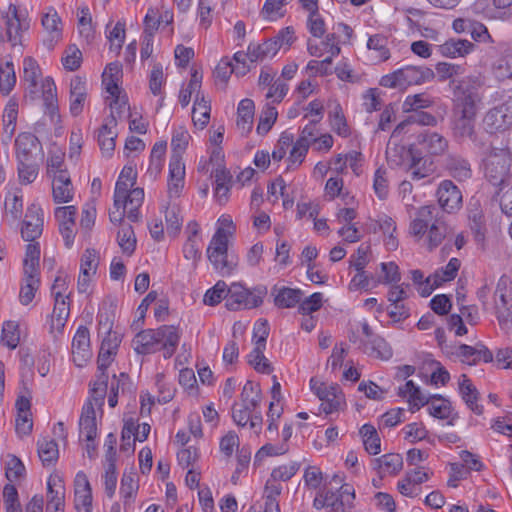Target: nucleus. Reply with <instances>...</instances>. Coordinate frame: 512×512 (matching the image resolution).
<instances>
[{
    "label": "nucleus",
    "instance_id": "7",
    "mask_svg": "<svg viewBox=\"0 0 512 512\" xmlns=\"http://www.w3.org/2000/svg\"><path fill=\"white\" fill-rule=\"evenodd\" d=\"M105 378L95 380L90 389V397L84 403L79 419L80 437L88 442L98 436V419L102 416V407L106 395Z\"/></svg>",
    "mask_w": 512,
    "mask_h": 512
},
{
    "label": "nucleus",
    "instance_id": "61",
    "mask_svg": "<svg viewBox=\"0 0 512 512\" xmlns=\"http://www.w3.org/2000/svg\"><path fill=\"white\" fill-rule=\"evenodd\" d=\"M292 0H265L261 9V16L267 21H277L284 17L286 6Z\"/></svg>",
    "mask_w": 512,
    "mask_h": 512
},
{
    "label": "nucleus",
    "instance_id": "59",
    "mask_svg": "<svg viewBox=\"0 0 512 512\" xmlns=\"http://www.w3.org/2000/svg\"><path fill=\"white\" fill-rule=\"evenodd\" d=\"M331 129L340 137L346 138L350 135V128L347 124L341 105L336 102L328 114Z\"/></svg>",
    "mask_w": 512,
    "mask_h": 512
},
{
    "label": "nucleus",
    "instance_id": "54",
    "mask_svg": "<svg viewBox=\"0 0 512 512\" xmlns=\"http://www.w3.org/2000/svg\"><path fill=\"white\" fill-rule=\"evenodd\" d=\"M166 150L167 143L165 141L156 142L152 147L147 173L153 179H156L163 169Z\"/></svg>",
    "mask_w": 512,
    "mask_h": 512
},
{
    "label": "nucleus",
    "instance_id": "30",
    "mask_svg": "<svg viewBox=\"0 0 512 512\" xmlns=\"http://www.w3.org/2000/svg\"><path fill=\"white\" fill-rule=\"evenodd\" d=\"M52 198L56 204H65L73 200L75 190L69 172H60L51 177Z\"/></svg>",
    "mask_w": 512,
    "mask_h": 512
},
{
    "label": "nucleus",
    "instance_id": "38",
    "mask_svg": "<svg viewBox=\"0 0 512 512\" xmlns=\"http://www.w3.org/2000/svg\"><path fill=\"white\" fill-rule=\"evenodd\" d=\"M474 48L475 45L466 39H450L437 46L441 56L452 59L465 57L473 52Z\"/></svg>",
    "mask_w": 512,
    "mask_h": 512
},
{
    "label": "nucleus",
    "instance_id": "14",
    "mask_svg": "<svg viewBox=\"0 0 512 512\" xmlns=\"http://www.w3.org/2000/svg\"><path fill=\"white\" fill-rule=\"evenodd\" d=\"M99 265V254L94 249H86L81 256L77 290L80 294L92 293L94 279Z\"/></svg>",
    "mask_w": 512,
    "mask_h": 512
},
{
    "label": "nucleus",
    "instance_id": "16",
    "mask_svg": "<svg viewBox=\"0 0 512 512\" xmlns=\"http://www.w3.org/2000/svg\"><path fill=\"white\" fill-rule=\"evenodd\" d=\"M78 210L74 205L59 206L54 210V217L65 246L70 248L76 235V216Z\"/></svg>",
    "mask_w": 512,
    "mask_h": 512
},
{
    "label": "nucleus",
    "instance_id": "56",
    "mask_svg": "<svg viewBox=\"0 0 512 512\" xmlns=\"http://www.w3.org/2000/svg\"><path fill=\"white\" fill-rule=\"evenodd\" d=\"M277 53V44L275 42H272L271 38L264 41L261 44L251 43L248 46L249 61L251 62L271 59Z\"/></svg>",
    "mask_w": 512,
    "mask_h": 512
},
{
    "label": "nucleus",
    "instance_id": "53",
    "mask_svg": "<svg viewBox=\"0 0 512 512\" xmlns=\"http://www.w3.org/2000/svg\"><path fill=\"white\" fill-rule=\"evenodd\" d=\"M401 433L405 441L410 444H416L421 441H427L430 444L434 443V440L430 438L429 431L422 422H412L406 424Z\"/></svg>",
    "mask_w": 512,
    "mask_h": 512
},
{
    "label": "nucleus",
    "instance_id": "45",
    "mask_svg": "<svg viewBox=\"0 0 512 512\" xmlns=\"http://www.w3.org/2000/svg\"><path fill=\"white\" fill-rule=\"evenodd\" d=\"M41 87L46 112L49 114L51 121H55L59 118L56 85L52 78L47 77L42 80Z\"/></svg>",
    "mask_w": 512,
    "mask_h": 512
},
{
    "label": "nucleus",
    "instance_id": "42",
    "mask_svg": "<svg viewBox=\"0 0 512 512\" xmlns=\"http://www.w3.org/2000/svg\"><path fill=\"white\" fill-rule=\"evenodd\" d=\"M399 395L407 399L413 412L424 407L430 397L424 394L412 380L399 387Z\"/></svg>",
    "mask_w": 512,
    "mask_h": 512
},
{
    "label": "nucleus",
    "instance_id": "25",
    "mask_svg": "<svg viewBox=\"0 0 512 512\" xmlns=\"http://www.w3.org/2000/svg\"><path fill=\"white\" fill-rule=\"evenodd\" d=\"M65 487L58 474H51L47 480L46 512H64Z\"/></svg>",
    "mask_w": 512,
    "mask_h": 512
},
{
    "label": "nucleus",
    "instance_id": "27",
    "mask_svg": "<svg viewBox=\"0 0 512 512\" xmlns=\"http://www.w3.org/2000/svg\"><path fill=\"white\" fill-rule=\"evenodd\" d=\"M74 503L78 512L92 511V489L86 474L78 472L74 481Z\"/></svg>",
    "mask_w": 512,
    "mask_h": 512
},
{
    "label": "nucleus",
    "instance_id": "62",
    "mask_svg": "<svg viewBox=\"0 0 512 512\" xmlns=\"http://www.w3.org/2000/svg\"><path fill=\"white\" fill-rule=\"evenodd\" d=\"M40 246L39 243L31 242L26 246L25 257L23 260V274L40 275Z\"/></svg>",
    "mask_w": 512,
    "mask_h": 512
},
{
    "label": "nucleus",
    "instance_id": "15",
    "mask_svg": "<svg viewBox=\"0 0 512 512\" xmlns=\"http://www.w3.org/2000/svg\"><path fill=\"white\" fill-rule=\"evenodd\" d=\"M263 302L262 293L249 291L240 283H233L228 287L226 306L229 310L252 309Z\"/></svg>",
    "mask_w": 512,
    "mask_h": 512
},
{
    "label": "nucleus",
    "instance_id": "44",
    "mask_svg": "<svg viewBox=\"0 0 512 512\" xmlns=\"http://www.w3.org/2000/svg\"><path fill=\"white\" fill-rule=\"evenodd\" d=\"M378 473L383 476H394L403 468V458L398 453H388L375 459Z\"/></svg>",
    "mask_w": 512,
    "mask_h": 512
},
{
    "label": "nucleus",
    "instance_id": "50",
    "mask_svg": "<svg viewBox=\"0 0 512 512\" xmlns=\"http://www.w3.org/2000/svg\"><path fill=\"white\" fill-rule=\"evenodd\" d=\"M125 22L118 21L115 24L113 22H109L106 25V38L109 42V49L118 54L123 46L125 41L126 32H125Z\"/></svg>",
    "mask_w": 512,
    "mask_h": 512
},
{
    "label": "nucleus",
    "instance_id": "6",
    "mask_svg": "<svg viewBox=\"0 0 512 512\" xmlns=\"http://www.w3.org/2000/svg\"><path fill=\"white\" fill-rule=\"evenodd\" d=\"M433 212V206L420 207L409 225L410 235L429 251L437 248L446 236V226L438 220L432 221Z\"/></svg>",
    "mask_w": 512,
    "mask_h": 512
},
{
    "label": "nucleus",
    "instance_id": "36",
    "mask_svg": "<svg viewBox=\"0 0 512 512\" xmlns=\"http://www.w3.org/2000/svg\"><path fill=\"white\" fill-rule=\"evenodd\" d=\"M458 391L467 407L475 414L480 415L483 407L478 404L479 392L467 375L462 374L458 379Z\"/></svg>",
    "mask_w": 512,
    "mask_h": 512
},
{
    "label": "nucleus",
    "instance_id": "48",
    "mask_svg": "<svg viewBox=\"0 0 512 512\" xmlns=\"http://www.w3.org/2000/svg\"><path fill=\"white\" fill-rule=\"evenodd\" d=\"M359 435L367 453L377 455L381 452V439L372 424L366 423L362 425L359 429Z\"/></svg>",
    "mask_w": 512,
    "mask_h": 512
},
{
    "label": "nucleus",
    "instance_id": "1",
    "mask_svg": "<svg viewBox=\"0 0 512 512\" xmlns=\"http://www.w3.org/2000/svg\"><path fill=\"white\" fill-rule=\"evenodd\" d=\"M482 82L478 76H467L455 86L453 132L459 139L474 140L475 118L482 100Z\"/></svg>",
    "mask_w": 512,
    "mask_h": 512
},
{
    "label": "nucleus",
    "instance_id": "10",
    "mask_svg": "<svg viewBox=\"0 0 512 512\" xmlns=\"http://www.w3.org/2000/svg\"><path fill=\"white\" fill-rule=\"evenodd\" d=\"M434 76V71L429 67L408 65L383 76L380 84L387 88L405 89L412 85L429 82Z\"/></svg>",
    "mask_w": 512,
    "mask_h": 512
},
{
    "label": "nucleus",
    "instance_id": "20",
    "mask_svg": "<svg viewBox=\"0 0 512 512\" xmlns=\"http://www.w3.org/2000/svg\"><path fill=\"white\" fill-rule=\"evenodd\" d=\"M43 209L37 204L28 206L21 226V236L25 241L33 242L43 231Z\"/></svg>",
    "mask_w": 512,
    "mask_h": 512
},
{
    "label": "nucleus",
    "instance_id": "21",
    "mask_svg": "<svg viewBox=\"0 0 512 512\" xmlns=\"http://www.w3.org/2000/svg\"><path fill=\"white\" fill-rule=\"evenodd\" d=\"M121 343V338L116 332H109L107 336L103 339L98 355V370L100 371V375L97 380L101 378H105L107 382L108 376L105 373V370L111 365L113 362L114 356L116 355L118 348ZM108 384L106 383V386Z\"/></svg>",
    "mask_w": 512,
    "mask_h": 512
},
{
    "label": "nucleus",
    "instance_id": "8",
    "mask_svg": "<svg viewBox=\"0 0 512 512\" xmlns=\"http://www.w3.org/2000/svg\"><path fill=\"white\" fill-rule=\"evenodd\" d=\"M309 386L311 392L320 401V411L325 415H339L347 409L345 394L337 383L312 377Z\"/></svg>",
    "mask_w": 512,
    "mask_h": 512
},
{
    "label": "nucleus",
    "instance_id": "37",
    "mask_svg": "<svg viewBox=\"0 0 512 512\" xmlns=\"http://www.w3.org/2000/svg\"><path fill=\"white\" fill-rule=\"evenodd\" d=\"M418 143L430 156L443 155L448 149V140L437 132H425L418 136Z\"/></svg>",
    "mask_w": 512,
    "mask_h": 512
},
{
    "label": "nucleus",
    "instance_id": "31",
    "mask_svg": "<svg viewBox=\"0 0 512 512\" xmlns=\"http://www.w3.org/2000/svg\"><path fill=\"white\" fill-rule=\"evenodd\" d=\"M456 355L463 363L468 365H476L480 361L485 363L493 361L492 352L483 344H477L475 346L460 345Z\"/></svg>",
    "mask_w": 512,
    "mask_h": 512
},
{
    "label": "nucleus",
    "instance_id": "17",
    "mask_svg": "<svg viewBox=\"0 0 512 512\" xmlns=\"http://www.w3.org/2000/svg\"><path fill=\"white\" fill-rule=\"evenodd\" d=\"M139 490V481L134 469L125 471L120 481L119 504L124 512H134Z\"/></svg>",
    "mask_w": 512,
    "mask_h": 512
},
{
    "label": "nucleus",
    "instance_id": "41",
    "mask_svg": "<svg viewBox=\"0 0 512 512\" xmlns=\"http://www.w3.org/2000/svg\"><path fill=\"white\" fill-rule=\"evenodd\" d=\"M123 72L120 62L115 61L106 65L102 74V85L107 94L118 93L122 89L120 83L122 80Z\"/></svg>",
    "mask_w": 512,
    "mask_h": 512
},
{
    "label": "nucleus",
    "instance_id": "28",
    "mask_svg": "<svg viewBox=\"0 0 512 512\" xmlns=\"http://www.w3.org/2000/svg\"><path fill=\"white\" fill-rule=\"evenodd\" d=\"M324 198L328 201L350 204L355 195L345 187L344 180L340 175L330 176L324 186Z\"/></svg>",
    "mask_w": 512,
    "mask_h": 512
},
{
    "label": "nucleus",
    "instance_id": "19",
    "mask_svg": "<svg viewBox=\"0 0 512 512\" xmlns=\"http://www.w3.org/2000/svg\"><path fill=\"white\" fill-rule=\"evenodd\" d=\"M200 232L201 228L197 222L191 221L187 224L185 230L186 240L182 248V253L184 258L190 261L193 267H196L198 261L201 259L202 237Z\"/></svg>",
    "mask_w": 512,
    "mask_h": 512
},
{
    "label": "nucleus",
    "instance_id": "3",
    "mask_svg": "<svg viewBox=\"0 0 512 512\" xmlns=\"http://www.w3.org/2000/svg\"><path fill=\"white\" fill-rule=\"evenodd\" d=\"M181 330L174 325H162L156 329H145L135 335L132 346L137 354L149 355L161 351L165 359L176 351Z\"/></svg>",
    "mask_w": 512,
    "mask_h": 512
},
{
    "label": "nucleus",
    "instance_id": "29",
    "mask_svg": "<svg viewBox=\"0 0 512 512\" xmlns=\"http://www.w3.org/2000/svg\"><path fill=\"white\" fill-rule=\"evenodd\" d=\"M69 108L74 116L83 112L88 98V87L85 78L74 76L70 81Z\"/></svg>",
    "mask_w": 512,
    "mask_h": 512
},
{
    "label": "nucleus",
    "instance_id": "64",
    "mask_svg": "<svg viewBox=\"0 0 512 512\" xmlns=\"http://www.w3.org/2000/svg\"><path fill=\"white\" fill-rule=\"evenodd\" d=\"M446 167L452 177L458 181H463L471 177L472 171L470 164L457 156H450L447 159Z\"/></svg>",
    "mask_w": 512,
    "mask_h": 512
},
{
    "label": "nucleus",
    "instance_id": "40",
    "mask_svg": "<svg viewBox=\"0 0 512 512\" xmlns=\"http://www.w3.org/2000/svg\"><path fill=\"white\" fill-rule=\"evenodd\" d=\"M274 296V304L278 308H292L300 303L302 291L296 288L285 286H274L271 290Z\"/></svg>",
    "mask_w": 512,
    "mask_h": 512
},
{
    "label": "nucleus",
    "instance_id": "4",
    "mask_svg": "<svg viewBox=\"0 0 512 512\" xmlns=\"http://www.w3.org/2000/svg\"><path fill=\"white\" fill-rule=\"evenodd\" d=\"M235 232L236 227L232 217L228 214L221 215L216 222V231L207 247L208 260L214 269L222 275H230L235 269V264L228 261V245Z\"/></svg>",
    "mask_w": 512,
    "mask_h": 512
},
{
    "label": "nucleus",
    "instance_id": "51",
    "mask_svg": "<svg viewBox=\"0 0 512 512\" xmlns=\"http://www.w3.org/2000/svg\"><path fill=\"white\" fill-rule=\"evenodd\" d=\"M375 222L378 225L379 230L383 233L384 244L387 250H396L398 247V239L394 235L396 232L395 221L390 216L382 214L378 216Z\"/></svg>",
    "mask_w": 512,
    "mask_h": 512
},
{
    "label": "nucleus",
    "instance_id": "55",
    "mask_svg": "<svg viewBox=\"0 0 512 512\" xmlns=\"http://www.w3.org/2000/svg\"><path fill=\"white\" fill-rule=\"evenodd\" d=\"M151 427L148 423H137L133 418L125 419L122 429V436L124 440L144 442L150 433Z\"/></svg>",
    "mask_w": 512,
    "mask_h": 512
},
{
    "label": "nucleus",
    "instance_id": "34",
    "mask_svg": "<svg viewBox=\"0 0 512 512\" xmlns=\"http://www.w3.org/2000/svg\"><path fill=\"white\" fill-rule=\"evenodd\" d=\"M70 315L69 299H57L49 320V331L56 338L63 333Z\"/></svg>",
    "mask_w": 512,
    "mask_h": 512
},
{
    "label": "nucleus",
    "instance_id": "39",
    "mask_svg": "<svg viewBox=\"0 0 512 512\" xmlns=\"http://www.w3.org/2000/svg\"><path fill=\"white\" fill-rule=\"evenodd\" d=\"M255 104L249 98L242 99L237 107L236 126L242 135H247L253 127Z\"/></svg>",
    "mask_w": 512,
    "mask_h": 512
},
{
    "label": "nucleus",
    "instance_id": "23",
    "mask_svg": "<svg viewBox=\"0 0 512 512\" xmlns=\"http://www.w3.org/2000/svg\"><path fill=\"white\" fill-rule=\"evenodd\" d=\"M512 124V110L507 104L490 109L484 116L483 125L489 133L505 131Z\"/></svg>",
    "mask_w": 512,
    "mask_h": 512
},
{
    "label": "nucleus",
    "instance_id": "11",
    "mask_svg": "<svg viewBox=\"0 0 512 512\" xmlns=\"http://www.w3.org/2000/svg\"><path fill=\"white\" fill-rule=\"evenodd\" d=\"M495 315L500 328L505 333L512 332V281L502 275L494 292Z\"/></svg>",
    "mask_w": 512,
    "mask_h": 512
},
{
    "label": "nucleus",
    "instance_id": "32",
    "mask_svg": "<svg viewBox=\"0 0 512 512\" xmlns=\"http://www.w3.org/2000/svg\"><path fill=\"white\" fill-rule=\"evenodd\" d=\"M117 120L115 116L108 117L98 131V143L102 154L110 157L115 149V139L117 137Z\"/></svg>",
    "mask_w": 512,
    "mask_h": 512
},
{
    "label": "nucleus",
    "instance_id": "24",
    "mask_svg": "<svg viewBox=\"0 0 512 512\" xmlns=\"http://www.w3.org/2000/svg\"><path fill=\"white\" fill-rule=\"evenodd\" d=\"M232 418L234 422L241 427L249 426V429L256 435L262 430L263 419L257 409L236 403L232 408Z\"/></svg>",
    "mask_w": 512,
    "mask_h": 512
},
{
    "label": "nucleus",
    "instance_id": "2",
    "mask_svg": "<svg viewBox=\"0 0 512 512\" xmlns=\"http://www.w3.org/2000/svg\"><path fill=\"white\" fill-rule=\"evenodd\" d=\"M137 172L134 167H123L115 184L113 207L109 211L110 221L121 224L125 215L132 222L140 219V208L144 201V190L135 187Z\"/></svg>",
    "mask_w": 512,
    "mask_h": 512
},
{
    "label": "nucleus",
    "instance_id": "47",
    "mask_svg": "<svg viewBox=\"0 0 512 512\" xmlns=\"http://www.w3.org/2000/svg\"><path fill=\"white\" fill-rule=\"evenodd\" d=\"M191 135L189 131L183 126H177L173 128L171 149L172 154L170 160L176 158L179 161H183V154L189 145Z\"/></svg>",
    "mask_w": 512,
    "mask_h": 512
},
{
    "label": "nucleus",
    "instance_id": "22",
    "mask_svg": "<svg viewBox=\"0 0 512 512\" xmlns=\"http://www.w3.org/2000/svg\"><path fill=\"white\" fill-rule=\"evenodd\" d=\"M72 360L78 367H83L91 358L90 333L86 326H79L71 344Z\"/></svg>",
    "mask_w": 512,
    "mask_h": 512
},
{
    "label": "nucleus",
    "instance_id": "26",
    "mask_svg": "<svg viewBox=\"0 0 512 512\" xmlns=\"http://www.w3.org/2000/svg\"><path fill=\"white\" fill-rule=\"evenodd\" d=\"M439 205L446 212H454L462 206V194L459 188L450 180H443L437 190Z\"/></svg>",
    "mask_w": 512,
    "mask_h": 512
},
{
    "label": "nucleus",
    "instance_id": "9",
    "mask_svg": "<svg viewBox=\"0 0 512 512\" xmlns=\"http://www.w3.org/2000/svg\"><path fill=\"white\" fill-rule=\"evenodd\" d=\"M511 156L506 148L491 150L483 161L484 175L494 186L510 185L512 174L510 172Z\"/></svg>",
    "mask_w": 512,
    "mask_h": 512
},
{
    "label": "nucleus",
    "instance_id": "33",
    "mask_svg": "<svg viewBox=\"0 0 512 512\" xmlns=\"http://www.w3.org/2000/svg\"><path fill=\"white\" fill-rule=\"evenodd\" d=\"M185 185V163L176 158L169 161V177L167 192L170 198L181 195Z\"/></svg>",
    "mask_w": 512,
    "mask_h": 512
},
{
    "label": "nucleus",
    "instance_id": "43",
    "mask_svg": "<svg viewBox=\"0 0 512 512\" xmlns=\"http://www.w3.org/2000/svg\"><path fill=\"white\" fill-rule=\"evenodd\" d=\"M40 287V275L23 274L18 299L21 305L28 306L32 303Z\"/></svg>",
    "mask_w": 512,
    "mask_h": 512
},
{
    "label": "nucleus",
    "instance_id": "13",
    "mask_svg": "<svg viewBox=\"0 0 512 512\" xmlns=\"http://www.w3.org/2000/svg\"><path fill=\"white\" fill-rule=\"evenodd\" d=\"M433 471L424 466H416L405 472L396 484L397 491L404 497L415 498L422 492L421 485L431 479Z\"/></svg>",
    "mask_w": 512,
    "mask_h": 512
},
{
    "label": "nucleus",
    "instance_id": "60",
    "mask_svg": "<svg viewBox=\"0 0 512 512\" xmlns=\"http://www.w3.org/2000/svg\"><path fill=\"white\" fill-rule=\"evenodd\" d=\"M367 48L376 61L383 62L390 58L388 39L384 35L375 34L370 36L367 41Z\"/></svg>",
    "mask_w": 512,
    "mask_h": 512
},
{
    "label": "nucleus",
    "instance_id": "46",
    "mask_svg": "<svg viewBox=\"0 0 512 512\" xmlns=\"http://www.w3.org/2000/svg\"><path fill=\"white\" fill-rule=\"evenodd\" d=\"M23 213V198L22 194L7 193L4 201L3 220L12 225L18 221Z\"/></svg>",
    "mask_w": 512,
    "mask_h": 512
},
{
    "label": "nucleus",
    "instance_id": "52",
    "mask_svg": "<svg viewBox=\"0 0 512 512\" xmlns=\"http://www.w3.org/2000/svg\"><path fill=\"white\" fill-rule=\"evenodd\" d=\"M460 266L461 262L459 259L451 258L444 267L431 274V281L433 282L434 290L442 286L444 283L454 280L458 274Z\"/></svg>",
    "mask_w": 512,
    "mask_h": 512
},
{
    "label": "nucleus",
    "instance_id": "57",
    "mask_svg": "<svg viewBox=\"0 0 512 512\" xmlns=\"http://www.w3.org/2000/svg\"><path fill=\"white\" fill-rule=\"evenodd\" d=\"M425 406L429 415L437 419H448L452 413L450 401L440 395H430Z\"/></svg>",
    "mask_w": 512,
    "mask_h": 512
},
{
    "label": "nucleus",
    "instance_id": "58",
    "mask_svg": "<svg viewBox=\"0 0 512 512\" xmlns=\"http://www.w3.org/2000/svg\"><path fill=\"white\" fill-rule=\"evenodd\" d=\"M210 102L203 95H197L192 109V120L196 127L203 129L210 119Z\"/></svg>",
    "mask_w": 512,
    "mask_h": 512
},
{
    "label": "nucleus",
    "instance_id": "18",
    "mask_svg": "<svg viewBox=\"0 0 512 512\" xmlns=\"http://www.w3.org/2000/svg\"><path fill=\"white\" fill-rule=\"evenodd\" d=\"M41 24L45 32L44 44L52 49L61 39L63 34L62 20L52 6L47 7L42 14Z\"/></svg>",
    "mask_w": 512,
    "mask_h": 512
},
{
    "label": "nucleus",
    "instance_id": "12",
    "mask_svg": "<svg viewBox=\"0 0 512 512\" xmlns=\"http://www.w3.org/2000/svg\"><path fill=\"white\" fill-rule=\"evenodd\" d=\"M0 27L5 29L7 40L16 46L22 44L23 33L29 29L30 21L16 5L10 4L0 11Z\"/></svg>",
    "mask_w": 512,
    "mask_h": 512
},
{
    "label": "nucleus",
    "instance_id": "49",
    "mask_svg": "<svg viewBox=\"0 0 512 512\" xmlns=\"http://www.w3.org/2000/svg\"><path fill=\"white\" fill-rule=\"evenodd\" d=\"M113 446L109 447V453L107 455V466L105 467L104 474L102 475V481L106 495L111 499L115 495L117 486V470L114 459Z\"/></svg>",
    "mask_w": 512,
    "mask_h": 512
},
{
    "label": "nucleus",
    "instance_id": "5",
    "mask_svg": "<svg viewBox=\"0 0 512 512\" xmlns=\"http://www.w3.org/2000/svg\"><path fill=\"white\" fill-rule=\"evenodd\" d=\"M391 166L402 167L414 181L430 177L434 172V163L414 146H388L386 151Z\"/></svg>",
    "mask_w": 512,
    "mask_h": 512
},
{
    "label": "nucleus",
    "instance_id": "63",
    "mask_svg": "<svg viewBox=\"0 0 512 512\" xmlns=\"http://www.w3.org/2000/svg\"><path fill=\"white\" fill-rule=\"evenodd\" d=\"M203 75L198 70H193L188 85L180 90L179 102L183 107H186L193 95L195 97L200 95Z\"/></svg>",
    "mask_w": 512,
    "mask_h": 512
},
{
    "label": "nucleus",
    "instance_id": "35",
    "mask_svg": "<svg viewBox=\"0 0 512 512\" xmlns=\"http://www.w3.org/2000/svg\"><path fill=\"white\" fill-rule=\"evenodd\" d=\"M17 161L36 160V152L39 150V141L31 133H21L15 141Z\"/></svg>",
    "mask_w": 512,
    "mask_h": 512
}]
</instances>
